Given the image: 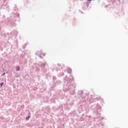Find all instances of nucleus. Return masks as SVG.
Listing matches in <instances>:
<instances>
[{
  "label": "nucleus",
  "instance_id": "nucleus-2",
  "mask_svg": "<svg viewBox=\"0 0 128 128\" xmlns=\"http://www.w3.org/2000/svg\"><path fill=\"white\" fill-rule=\"evenodd\" d=\"M30 116H28V117H26V120H30Z\"/></svg>",
  "mask_w": 128,
  "mask_h": 128
},
{
  "label": "nucleus",
  "instance_id": "nucleus-4",
  "mask_svg": "<svg viewBox=\"0 0 128 128\" xmlns=\"http://www.w3.org/2000/svg\"><path fill=\"white\" fill-rule=\"evenodd\" d=\"M6 74V73H4L2 76H4Z\"/></svg>",
  "mask_w": 128,
  "mask_h": 128
},
{
  "label": "nucleus",
  "instance_id": "nucleus-6",
  "mask_svg": "<svg viewBox=\"0 0 128 128\" xmlns=\"http://www.w3.org/2000/svg\"><path fill=\"white\" fill-rule=\"evenodd\" d=\"M43 56H44V54H43Z\"/></svg>",
  "mask_w": 128,
  "mask_h": 128
},
{
  "label": "nucleus",
  "instance_id": "nucleus-1",
  "mask_svg": "<svg viewBox=\"0 0 128 128\" xmlns=\"http://www.w3.org/2000/svg\"><path fill=\"white\" fill-rule=\"evenodd\" d=\"M20 70V66H17L16 68V70H17V72H18V70Z\"/></svg>",
  "mask_w": 128,
  "mask_h": 128
},
{
  "label": "nucleus",
  "instance_id": "nucleus-5",
  "mask_svg": "<svg viewBox=\"0 0 128 128\" xmlns=\"http://www.w3.org/2000/svg\"><path fill=\"white\" fill-rule=\"evenodd\" d=\"M90 0H88L89 2H90Z\"/></svg>",
  "mask_w": 128,
  "mask_h": 128
},
{
  "label": "nucleus",
  "instance_id": "nucleus-3",
  "mask_svg": "<svg viewBox=\"0 0 128 128\" xmlns=\"http://www.w3.org/2000/svg\"><path fill=\"white\" fill-rule=\"evenodd\" d=\"M2 84H4V82H2L0 84L1 88H2Z\"/></svg>",
  "mask_w": 128,
  "mask_h": 128
}]
</instances>
